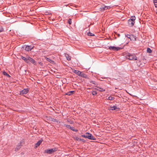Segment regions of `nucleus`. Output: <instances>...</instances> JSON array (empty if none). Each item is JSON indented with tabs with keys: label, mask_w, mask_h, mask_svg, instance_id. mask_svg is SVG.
<instances>
[{
	"label": "nucleus",
	"mask_w": 157,
	"mask_h": 157,
	"mask_svg": "<svg viewBox=\"0 0 157 157\" xmlns=\"http://www.w3.org/2000/svg\"><path fill=\"white\" fill-rule=\"evenodd\" d=\"M126 58L131 60H136L137 59V57L135 54L128 53L127 54Z\"/></svg>",
	"instance_id": "nucleus-1"
},
{
	"label": "nucleus",
	"mask_w": 157,
	"mask_h": 157,
	"mask_svg": "<svg viewBox=\"0 0 157 157\" xmlns=\"http://www.w3.org/2000/svg\"><path fill=\"white\" fill-rule=\"evenodd\" d=\"M81 136L91 140H96V138L91 134L88 132H86L85 134L82 135Z\"/></svg>",
	"instance_id": "nucleus-2"
},
{
	"label": "nucleus",
	"mask_w": 157,
	"mask_h": 157,
	"mask_svg": "<svg viewBox=\"0 0 157 157\" xmlns=\"http://www.w3.org/2000/svg\"><path fill=\"white\" fill-rule=\"evenodd\" d=\"M136 17L135 16H132L128 20V25L130 27H132L135 23Z\"/></svg>",
	"instance_id": "nucleus-3"
},
{
	"label": "nucleus",
	"mask_w": 157,
	"mask_h": 157,
	"mask_svg": "<svg viewBox=\"0 0 157 157\" xmlns=\"http://www.w3.org/2000/svg\"><path fill=\"white\" fill-rule=\"evenodd\" d=\"M57 148L54 147L51 149L45 150L44 151V152L45 153H47L49 154H51L57 151Z\"/></svg>",
	"instance_id": "nucleus-4"
},
{
	"label": "nucleus",
	"mask_w": 157,
	"mask_h": 157,
	"mask_svg": "<svg viewBox=\"0 0 157 157\" xmlns=\"http://www.w3.org/2000/svg\"><path fill=\"white\" fill-rule=\"evenodd\" d=\"M32 63L34 65L36 64V62L35 60L30 57H28L26 63Z\"/></svg>",
	"instance_id": "nucleus-5"
},
{
	"label": "nucleus",
	"mask_w": 157,
	"mask_h": 157,
	"mask_svg": "<svg viewBox=\"0 0 157 157\" xmlns=\"http://www.w3.org/2000/svg\"><path fill=\"white\" fill-rule=\"evenodd\" d=\"M109 49L113 51H118L121 48L119 47H115L114 46H110L109 48Z\"/></svg>",
	"instance_id": "nucleus-6"
},
{
	"label": "nucleus",
	"mask_w": 157,
	"mask_h": 157,
	"mask_svg": "<svg viewBox=\"0 0 157 157\" xmlns=\"http://www.w3.org/2000/svg\"><path fill=\"white\" fill-rule=\"evenodd\" d=\"M111 7L110 6H101L99 8V11H103L105 10H106L107 9H109Z\"/></svg>",
	"instance_id": "nucleus-7"
},
{
	"label": "nucleus",
	"mask_w": 157,
	"mask_h": 157,
	"mask_svg": "<svg viewBox=\"0 0 157 157\" xmlns=\"http://www.w3.org/2000/svg\"><path fill=\"white\" fill-rule=\"evenodd\" d=\"M29 91V89L26 88L24 89L20 92V94L23 95L27 94Z\"/></svg>",
	"instance_id": "nucleus-8"
},
{
	"label": "nucleus",
	"mask_w": 157,
	"mask_h": 157,
	"mask_svg": "<svg viewBox=\"0 0 157 157\" xmlns=\"http://www.w3.org/2000/svg\"><path fill=\"white\" fill-rule=\"evenodd\" d=\"M125 36L130 39L131 40L135 41L136 40V38L133 35H129L128 34L125 35Z\"/></svg>",
	"instance_id": "nucleus-9"
},
{
	"label": "nucleus",
	"mask_w": 157,
	"mask_h": 157,
	"mask_svg": "<svg viewBox=\"0 0 157 157\" xmlns=\"http://www.w3.org/2000/svg\"><path fill=\"white\" fill-rule=\"evenodd\" d=\"M64 126H65L67 128H69L74 131L77 132L78 131V130L77 129H75L73 127H71L70 125L65 124L64 125Z\"/></svg>",
	"instance_id": "nucleus-10"
},
{
	"label": "nucleus",
	"mask_w": 157,
	"mask_h": 157,
	"mask_svg": "<svg viewBox=\"0 0 157 157\" xmlns=\"http://www.w3.org/2000/svg\"><path fill=\"white\" fill-rule=\"evenodd\" d=\"M33 46L27 45L25 47V50L27 51H30L33 48Z\"/></svg>",
	"instance_id": "nucleus-11"
},
{
	"label": "nucleus",
	"mask_w": 157,
	"mask_h": 157,
	"mask_svg": "<svg viewBox=\"0 0 157 157\" xmlns=\"http://www.w3.org/2000/svg\"><path fill=\"white\" fill-rule=\"evenodd\" d=\"M43 141V140L42 139H41V140H40L36 143L35 145V148H36L38 147L42 142Z\"/></svg>",
	"instance_id": "nucleus-12"
},
{
	"label": "nucleus",
	"mask_w": 157,
	"mask_h": 157,
	"mask_svg": "<svg viewBox=\"0 0 157 157\" xmlns=\"http://www.w3.org/2000/svg\"><path fill=\"white\" fill-rule=\"evenodd\" d=\"M22 145L21 144V142L18 144L15 149V151H18L21 147Z\"/></svg>",
	"instance_id": "nucleus-13"
},
{
	"label": "nucleus",
	"mask_w": 157,
	"mask_h": 157,
	"mask_svg": "<svg viewBox=\"0 0 157 157\" xmlns=\"http://www.w3.org/2000/svg\"><path fill=\"white\" fill-rule=\"evenodd\" d=\"M118 108L116 106H113L112 107H110L108 109L109 110H116Z\"/></svg>",
	"instance_id": "nucleus-14"
},
{
	"label": "nucleus",
	"mask_w": 157,
	"mask_h": 157,
	"mask_svg": "<svg viewBox=\"0 0 157 157\" xmlns=\"http://www.w3.org/2000/svg\"><path fill=\"white\" fill-rule=\"evenodd\" d=\"M74 72L78 75L80 76L81 75V72L76 70H75Z\"/></svg>",
	"instance_id": "nucleus-15"
},
{
	"label": "nucleus",
	"mask_w": 157,
	"mask_h": 157,
	"mask_svg": "<svg viewBox=\"0 0 157 157\" xmlns=\"http://www.w3.org/2000/svg\"><path fill=\"white\" fill-rule=\"evenodd\" d=\"M97 90H99L100 91H105V90L102 88L98 86L97 87Z\"/></svg>",
	"instance_id": "nucleus-16"
},
{
	"label": "nucleus",
	"mask_w": 157,
	"mask_h": 157,
	"mask_svg": "<svg viewBox=\"0 0 157 157\" xmlns=\"http://www.w3.org/2000/svg\"><path fill=\"white\" fill-rule=\"evenodd\" d=\"M46 59L48 61L51 63H53L54 62L53 60H52L51 59L47 57L46 58Z\"/></svg>",
	"instance_id": "nucleus-17"
},
{
	"label": "nucleus",
	"mask_w": 157,
	"mask_h": 157,
	"mask_svg": "<svg viewBox=\"0 0 157 157\" xmlns=\"http://www.w3.org/2000/svg\"><path fill=\"white\" fill-rule=\"evenodd\" d=\"M21 58L24 60L25 61V62L26 63V61H27V57L25 58V57L21 56Z\"/></svg>",
	"instance_id": "nucleus-18"
},
{
	"label": "nucleus",
	"mask_w": 157,
	"mask_h": 157,
	"mask_svg": "<svg viewBox=\"0 0 157 157\" xmlns=\"http://www.w3.org/2000/svg\"><path fill=\"white\" fill-rule=\"evenodd\" d=\"M80 76L82 77L86 78V74L81 72V75Z\"/></svg>",
	"instance_id": "nucleus-19"
},
{
	"label": "nucleus",
	"mask_w": 157,
	"mask_h": 157,
	"mask_svg": "<svg viewBox=\"0 0 157 157\" xmlns=\"http://www.w3.org/2000/svg\"><path fill=\"white\" fill-rule=\"evenodd\" d=\"M74 91H69L68 92H67V94H66L67 95H70L72 94H73V93H74Z\"/></svg>",
	"instance_id": "nucleus-20"
},
{
	"label": "nucleus",
	"mask_w": 157,
	"mask_h": 157,
	"mask_svg": "<svg viewBox=\"0 0 157 157\" xmlns=\"http://www.w3.org/2000/svg\"><path fill=\"white\" fill-rule=\"evenodd\" d=\"M65 56L67 60H71L70 57L68 54L66 55Z\"/></svg>",
	"instance_id": "nucleus-21"
},
{
	"label": "nucleus",
	"mask_w": 157,
	"mask_h": 157,
	"mask_svg": "<svg viewBox=\"0 0 157 157\" xmlns=\"http://www.w3.org/2000/svg\"><path fill=\"white\" fill-rule=\"evenodd\" d=\"M147 52L150 53L152 52V51L149 48H147Z\"/></svg>",
	"instance_id": "nucleus-22"
},
{
	"label": "nucleus",
	"mask_w": 157,
	"mask_h": 157,
	"mask_svg": "<svg viewBox=\"0 0 157 157\" xmlns=\"http://www.w3.org/2000/svg\"><path fill=\"white\" fill-rule=\"evenodd\" d=\"M88 35L90 36H94V35L90 32H89L87 33Z\"/></svg>",
	"instance_id": "nucleus-23"
},
{
	"label": "nucleus",
	"mask_w": 157,
	"mask_h": 157,
	"mask_svg": "<svg viewBox=\"0 0 157 157\" xmlns=\"http://www.w3.org/2000/svg\"><path fill=\"white\" fill-rule=\"evenodd\" d=\"M3 74L4 75H5L6 76H7L8 77H10V75L8 74H7L6 72L5 71H4L3 72Z\"/></svg>",
	"instance_id": "nucleus-24"
},
{
	"label": "nucleus",
	"mask_w": 157,
	"mask_h": 157,
	"mask_svg": "<svg viewBox=\"0 0 157 157\" xmlns=\"http://www.w3.org/2000/svg\"><path fill=\"white\" fill-rule=\"evenodd\" d=\"M114 97H112L111 96H109L108 97V99L110 100H113L114 99Z\"/></svg>",
	"instance_id": "nucleus-25"
},
{
	"label": "nucleus",
	"mask_w": 157,
	"mask_h": 157,
	"mask_svg": "<svg viewBox=\"0 0 157 157\" xmlns=\"http://www.w3.org/2000/svg\"><path fill=\"white\" fill-rule=\"evenodd\" d=\"M92 94L93 95H95L97 94V92L95 91H93Z\"/></svg>",
	"instance_id": "nucleus-26"
},
{
	"label": "nucleus",
	"mask_w": 157,
	"mask_h": 157,
	"mask_svg": "<svg viewBox=\"0 0 157 157\" xmlns=\"http://www.w3.org/2000/svg\"><path fill=\"white\" fill-rule=\"evenodd\" d=\"M68 23L70 25L71 24L72 21H71V19H68Z\"/></svg>",
	"instance_id": "nucleus-27"
},
{
	"label": "nucleus",
	"mask_w": 157,
	"mask_h": 157,
	"mask_svg": "<svg viewBox=\"0 0 157 157\" xmlns=\"http://www.w3.org/2000/svg\"><path fill=\"white\" fill-rule=\"evenodd\" d=\"M4 30L3 28L1 26H0V32H3Z\"/></svg>",
	"instance_id": "nucleus-28"
},
{
	"label": "nucleus",
	"mask_w": 157,
	"mask_h": 157,
	"mask_svg": "<svg viewBox=\"0 0 157 157\" xmlns=\"http://www.w3.org/2000/svg\"><path fill=\"white\" fill-rule=\"evenodd\" d=\"M90 82L91 83L93 84H96V82L93 81H91Z\"/></svg>",
	"instance_id": "nucleus-29"
},
{
	"label": "nucleus",
	"mask_w": 157,
	"mask_h": 157,
	"mask_svg": "<svg viewBox=\"0 0 157 157\" xmlns=\"http://www.w3.org/2000/svg\"><path fill=\"white\" fill-rule=\"evenodd\" d=\"M153 2L154 3H157V0H153Z\"/></svg>",
	"instance_id": "nucleus-30"
},
{
	"label": "nucleus",
	"mask_w": 157,
	"mask_h": 157,
	"mask_svg": "<svg viewBox=\"0 0 157 157\" xmlns=\"http://www.w3.org/2000/svg\"><path fill=\"white\" fill-rule=\"evenodd\" d=\"M75 139L77 140H79V138L78 137H76L75 138Z\"/></svg>",
	"instance_id": "nucleus-31"
},
{
	"label": "nucleus",
	"mask_w": 157,
	"mask_h": 157,
	"mask_svg": "<svg viewBox=\"0 0 157 157\" xmlns=\"http://www.w3.org/2000/svg\"><path fill=\"white\" fill-rule=\"evenodd\" d=\"M154 5L155 6V7H157V4H156L155 3H154Z\"/></svg>",
	"instance_id": "nucleus-32"
}]
</instances>
